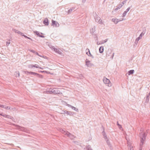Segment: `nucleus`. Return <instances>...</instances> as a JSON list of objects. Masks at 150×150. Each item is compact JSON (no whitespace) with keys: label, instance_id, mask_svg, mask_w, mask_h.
<instances>
[{"label":"nucleus","instance_id":"obj_20","mask_svg":"<svg viewBox=\"0 0 150 150\" xmlns=\"http://www.w3.org/2000/svg\"><path fill=\"white\" fill-rule=\"evenodd\" d=\"M77 78L78 79H83L84 77L82 74H79V76L77 77Z\"/></svg>","mask_w":150,"mask_h":150},{"label":"nucleus","instance_id":"obj_48","mask_svg":"<svg viewBox=\"0 0 150 150\" xmlns=\"http://www.w3.org/2000/svg\"><path fill=\"white\" fill-rule=\"evenodd\" d=\"M40 69H43V68H42L41 67H39V68Z\"/></svg>","mask_w":150,"mask_h":150},{"label":"nucleus","instance_id":"obj_10","mask_svg":"<svg viewBox=\"0 0 150 150\" xmlns=\"http://www.w3.org/2000/svg\"><path fill=\"white\" fill-rule=\"evenodd\" d=\"M105 140L108 146L110 147L111 149H112V147L111 145L110 144L109 140L108 139H106Z\"/></svg>","mask_w":150,"mask_h":150},{"label":"nucleus","instance_id":"obj_1","mask_svg":"<svg viewBox=\"0 0 150 150\" xmlns=\"http://www.w3.org/2000/svg\"><path fill=\"white\" fill-rule=\"evenodd\" d=\"M60 89L57 88H50L49 91H46V93L47 94H62V93L60 91Z\"/></svg>","mask_w":150,"mask_h":150},{"label":"nucleus","instance_id":"obj_45","mask_svg":"<svg viewBox=\"0 0 150 150\" xmlns=\"http://www.w3.org/2000/svg\"><path fill=\"white\" fill-rule=\"evenodd\" d=\"M64 114H66L67 113V112H68V111H64Z\"/></svg>","mask_w":150,"mask_h":150},{"label":"nucleus","instance_id":"obj_27","mask_svg":"<svg viewBox=\"0 0 150 150\" xmlns=\"http://www.w3.org/2000/svg\"><path fill=\"white\" fill-rule=\"evenodd\" d=\"M128 148L129 149V150H134V149L133 147H131L130 146H129L128 145Z\"/></svg>","mask_w":150,"mask_h":150},{"label":"nucleus","instance_id":"obj_21","mask_svg":"<svg viewBox=\"0 0 150 150\" xmlns=\"http://www.w3.org/2000/svg\"><path fill=\"white\" fill-rule=\"evenodd\" d=\"M112 21L115 24L117 23L118 22V20L117 19H113Z\"/></svg>","mask_w":150,"mask_h":150},{"label":"nucleus","instance_id":"obj_14","mask_svg":"<svg viewBox=\"0 0 150 150\" xmlns=\"http://www.w3.org/2000/svg\"><path fill=\"white\" fill-rule=\"evenodd\" d=\"M46 45H48L49 47L50 48H51L52 50H53L54 48V46H52L51 45V44L50 43H49V42H46Z\"/></svg>","mask_w":150,"mask_h":150},{"label":"nucleus","instance_id":"obj_28","mask_svg":"<svg viewBox=\"0 0 150 150\" xmlns=\"http://www.w3.org/2000/svg\"><path fill=\"white\" fill-rule=\"evenodd\" d=\"M38 72H42V73H43V72H46V73L47 74H49L50 73V72H48V71H38Z\"/></svg>","mask_w":150,"mask_h":150},{"label":"nucleus","instance_id":"obj_26","mask_svg":"<svg viewBox=\"0 0 150 150\" xmlns=\"http://www.w3.org/2000/svg\"><path fill=\"white\" fill-rule=\"evenodd\" d=\"M34 67V65H32V64H30L28 66V68H29L30 69H32L33 67Z\"/></svg>","mask_w":150,"mask_h":150},{"label":"nucleus","instance_id":"obj_35","mask_svg":"<svg viewBox=\"0 0 150 150\" xmlns=\"http://www.w3.org/2000/svg\"><path fill=\"white\" fill-rule=\"evenodd\" d=\"M29 50V51H30V52L33 53H35L36 52L35 51H34V50Z\"/></svg>","mask_w":150,"mask_h":150},{"label":"nucleus","instance_id":"obj_8","mask_svg":"<svg viewBox=\"0 0 150 150\" xmlns=\"http://www.w3.org/2000/svg\"><path fill=\"white\" fill-rule=\"evenodd\" d=\"M52 25L56 27H58L59 26V24L57 21L52 20Z\"/></svg>","mask_w":150,"mask_h":150},{"label":"nucleus","instance_id":"obj_16","mask_svg":"<svg viewBox=\"0 0 150 150\" xmlns=\"http://www.w3.org/2000/svg\"><path fill=\"white\" fill-rule=\"evenodd\" d=\"M62 132L65 135H67V136L68 135V134H69V132L67 131H65L63 130H62Z\"/></svg>","mask_w":150,"mask_h":150},{"label":"nucleus","instance_id":"obj_33","mask_svg":"<svg viewBox=\"0 0 150 150\" xmlns=\"http://www.w3.org/2000/svg\"><path fill=\"white\" fill-rule=\"evenodd\" d=\"M36 34L38 36L41 37H43L42 35H40V34L39 33H38V32H36Z\"/></svg>","mask_w":150,"mask_h":150},{"label":"nucleus","instance_id":"obj_36","mask_svg":"<svg viewBox=\"0 0 150 150\" xmlns=\"http://www.w3.org/2000/svg\"><path fill=\"white\" fill-rule=\"evenodd\" d=\"M34 67H35L36 68H39V66L38 64H35V65H34Z\"/></svg>","mask_w":150,"mask_h":150},{"label":"nucleus","instance_id":"obj_11","mask_svg":"<svg viewBox=\"0 0 150 150\" xmlns=\"http://www.w3.org/2000/svg\"><path fill=\"white\" fill-rule=\"evenodd\" d=\"M54 50V51L56 53H58V54L61 55L62 54V52L61 51L59 50L58 49H57V48H54V49H53Z\"/></svg>","mask_w":150,"mask_h":150},{"label":"nucleus","instance_id":"obj_42","mask_svg":"<svg viewBox=\"0 0 150 150\" xmlns=\"http://www.w3.org/2000/svg\"><path fill=\"white\" fill-rule=\"evenodd\" d=\"M149 96H150V95H149V94L148 95H146V98H148V99H149Z\"/></svg>","mask_w":150,"mask_h":150},{"label":"nucleus","instance_id":"obj_31","mask_svg":"<svg viewBox=\"0 0 150 150\" xmlns=\"http://www.w3.org/2000/svg\"><path fill=\"white\" fill-rule=\"evenodd\" d=\"M6 118H10L11 119H12V120H13L12 119H13V117H11L10 115H7V117Z\"/></svg>","mask_w":150,"mask_h":150},{"label":"nucleus","instance_id":"obj_30","mask_svg":"<svg viewBox=\"0 0 150 150\" xmlns=\"http://www.w3.org/2000/svg\"><path fill=\"white\" fill-rule=\"evenodd\" d=\"M10 44V40H9L6 42V45L7 46H8Z\"/></svg>","mask_w":150,"mask_h":150},{"label":"nucleus","instance_id":"obj_15","mask_svg":"<svg viewBox=\"0 0 150 150\" xmlns=\"http://www.w3.org/2000/svg\"><path fill=\"white\" fill-rule=\"evenodd\" d=\"M0 107L4 108L6 109H8V107L6 105L1 104H0Z\"/></svg>","mask_w":150,"mask_h":150},{"label":"nucleus","instance_id":"obj_32","mask_svg":"<svg viewBox=\"0 0 150 150\" xmlns=\"http://www.w3.org/2000/svg\"><path fill=\"white\" fill-rule=\"evenodd\" d=\"M6 118H10L11 119H12V120H13L12 119H13V117H11L10 115H7V117Z\"/></svg>","mask_w":150,"mask_h":150},{"label":"nucleus","instance_id":"obj_40","mask_svg":"<svg viewBox=\"0 0 150 150\" xmlns=\"http://www.w3.org/2000/svg\"><path fill=\"white\" fill-rule=\"evenodd\" d=\"M16 73L17 74H18V76H19L20 75H19V72L18 71H17L16 72Z\"/></svg>","mask_w":150,"mask_h":150},{"label":"nucleus","instance_id":"obj_17","mask_svg":"<svg viewBox=\"0 0 150 150\" xmlns=\"http://www.w3.org/2000/svg\"><path fill=\"white\" fill-rule=\"evenodd\" d=\"M103 133V136L104 138L105 139V140H106V139H107V137L106 134L105 133V132L104 131V130L103 132H102Z\"/></svg>","mask_w":150,"mask_h":150},{"label":"nucleus","instance_id":"obj_2","mask_svg":"<svg viewBox=\"0 0 150 150\" xmlns=\"http://www.w3.org/2000/svg\"><path fill=\"white\" fill-rule=\"evenodd\" d=\"M139 137L141 138V140L139 150H142L143 145L146 139V135L145 133L141 132L139 134Z\"/></svg>","mask_w":150,"mask_h":150},{"label":"nucleus","instance_id":"obj_9","mask_svg":"<svg viewBox=\"0 0 150 150\" xmlns=\"http://www.w3.org/2000/svg\"><path fill=\"white\" fill-rule=\"evenodd\" d=\"M25 74H29L31 75H33L34 76H37L38 74L32 71L29 72L27 71H25Z\"/></svg>","mask_w":150,"mask_h":150},{"label":"nucleus","instance_id":"obj_37","mask_svg":"<svg viewBox=\"0 0 150 150\" xmlns=\"http://www.w3.org/2000/svg\"><path fill=\"white\" fill-rule=\"evenodd\" d=\"M122 6V5H119V7H117V8H115V10H117L118 9H120L121 7Z\"/></svg>","mask_w":150,"mask_h":150},{"label":"nucleus","instance_id":"obj_49","mask_svg":"<svg viewBox=\"0 0 150 150\" xmlns=\"http://www.w3.org/2000/svg\"><path fill=\"white\" fill-rule=\"evenodd\" d=\"M0 115L3 116V115H3L2 113L0 114Z\"/></svg>","mask_w":150,"mask_h":150},{"label":"nucleus","instance_id":"obj_13","mask_svg":"<svg viewBox=\"0 0 150 150\" xmlns=\"http://www.w3.org/2000/svg\"><path fill=\"white\" fill-rule=\"evenodd\" d=\"M67 136L69 137L71 139H73L75 137L74 136L69 132Z\"/></svg>","mask_w":150,"mask_h":150},{"label":"nucleus","instance_id":"obj_44","mask_svg":"<svg viewBox=\"0 0 150 150\" xmlns=\"http://www.w3.org/2000/svg\"><path fill=\"white\" fill-rule=\"evenodd\" d=\"M7 115H3V116L5 117H7Z\"/></svg>","mask_w":150,"mask_h":150},{"label":"nucleus","instance_id":"obj_34","mask_svg":"<svg viewBox=\"0 0 150 150\" xmlns=\"http://www.w3.org/2000/svg\"><path fill=\"white\" fill-rule=\"evenodd\" d=\"M117 125H118V126L119 127V128H122L121 125L119 124L118 121L117 122Z\"/></svg>","mask_w":150,"mask_h":150},{"label":"nucleus","instance_id":"obj_5","mask_svg":"<svg viewBox=\"0 0 150 150\" xmlns=\"http://www.w3.org/2000/svg\"><path fill=\"white\" fill-rule=\"evenodd\" d=\"M86 53L88 56L91 57L92 58H94V57L91 54L90 50L88 48H87L86 50Z\"/></svg>","mask_w":150,"mask_h":150},{"label":"nucleus","instance_id":"obj_50","mask_svg":"<svg viewBox=\"0 0 150 150\" xmlns=\"http://www.w3.org/2000/svg\"><path fill=\"white\" fill-rule=\"evenodd\" d=\"M143 131V130H142V128L141 129V130H140V131Z\"/></svg>","mask_w":150,"mask_h":150},{"label":"nucleus","instance_id":"obj_23","mask_svg":"<svg viewBox=\"0 0 150 150\" xmlns=\"http://www.w3.org/2000/svg\"><path fill=\"white\" fill-rule=\"evenodd\" d=\"M37 76L38 77L42 79L43 78V76L42 75L39 74H38Z\"/></svg>","mask_w":150,"mask_h":150},{"label":"nucleus","instance_id":"obj_19","mask_svg":"<svg viewBox=\"0 0 150 150\" xmlns=\"http://www.w3.org/2000/svg\"><path fill=\"white\" fill-rule=\"evenodd\" d=\"M134 72V70H131L127 72V74L128 75H130V74H133Z\"/></svg>","mask_w":150,"mask_h":150},{"label":"nucleus","instance_id":"obj_24","mask_svg":"<svg viewBox=\"0 0 150 150\" xmlns=\"http://www.w3.org/2000/svg\"><path fill=\"white\" fill-rule=\"evenodd\" d=\"M71 108L74 110L75 111H78V109L77 108H76L73 106H72Z\"/></svg>","mask_w":150,"mask_h":150},{"label":"nucleus","instance_id":"obj_38","mask_svg":"<svg viewBox=\"0 0 150 150\" xmlns=\"http://www.w3.org/2000/svg\"><path fill=\"white\" fill-rule=\"evenodd\" d=\"M149 100V99L146 98V99L145 103H148Z\"/></svg>","mask_w":150,"mask_h":150},{"label":"nucleus","instance_id":"obj_25","mask_svg":"<svg viewBox=\"0 0 150 150\" xmlns=\"http://www.w3.org/2000/svg\"><path fill=\"white\" fill-rule=\"evenodd\" d=\"M86 150H92L91 148V146L89 145L86 146Z\"/></svg>","mask_w":150,"mask_h":150},{"label":"nucleus","instance_id":"obj_6","mask_svg":"<svg viewBox=\"0 0 150 150\" xmlns=\"http://www.w3.org/2000/svg\"><path fill=\"white\" fill-rule=\"evenodd\" d=\"M107 41L108 39H106L105 40H102L100 41H98L97 42V45L102 44L106 42Z\"/></svg>","mask_w":150,"mask_h":150},{"label":"nucleus","instance_id":"obj_46","mask_svg":"<svg viewBox=\"0 0 150 150\" xmlns=\"http://www.w3.org/2000/svg\"><path fill=\"white\" fill-rule=\"evenodd\" d=\"M67 105L68 107H71V108L72 106V105H69V104H67Z\"/></svg>","mask_w":150,"mask_h":150},{"label":"nucleus","instance_id":"obj_7","mask_svg":"<svg viewBox=\"0 0 150 150\" xmlns=\"http://www.w3.org/2000/svg\"><path fill=\"white\" fill-rule=\"evenodd\" d=\"M90 62L87 59H86L85 61L86 65L88 67H91L93 64L90 63Z\"/></svg>","mask_w":150,"mask_h":150},{"label":"nucleus","instance_id":"obj_39","mask_svg":"<svg viewBox=\"0 0 150 150\" xmlns=\"http://www.w3.org/2000/svg\"><path fill=\"white\" fill-rule=\"evenodd\" d=\"M71 113H72V112H70L68 111V112H67V114L68 115H70L71 114Z\"/></svg>","mask_w":150,"mask_h":150},{"label":"nucleus","instance_id":"obj_53","mask_svg":"<svg viewBox=\"0 0 150 150\" xmlns=\"http://www.w3.org/2000/svg\"><path fill=\"white\" fill-rule=\"evenodd\" d=\"M73 150H77L76 149H73Z\"/></svg>","mask_w":150,"mask_h":150},{"label":"nucleus","instance_id":"obj_47","mask_svg":"<svg viewBox=\"0 0 150 150\" xmlns=\"http://www.w3.org/2000/svg\"><path fill=\"white\" fill-rule=\"evenodd\" d=\"M74 143H76V144L78 142L77 141H73V142Z\"/></svg>","mask_w":150,"mask_h":150},{"label":"nucleus","instance_id":"obj_4","mask_svg":"<svg viewBox=\"0 0 150 150\" xmlns=\"http://www.w3.org/2000/svg\"><path fill=\"white\" fill-rule=\"evenodd\" d=\"M13 125L16 127L17 129L20 131L25 132H27L28 131L27 129L24 127H21L19 125H16V124H13Z\"/></svg>","mask_w":150,"mask_h":150},{"label":"nucleus","instance_id":"obj_43","mask_svg":"<svg viewBox=\"0 0 150 150\" xmlns=\"http://www.w3.org/2000/svg\"><path fill=\"white\" fill-rule=\"evenodd\" d=\"M61 114H64V111H62L60 113Z\"/></svg>","mask_w":150,"mask_h":150},{"label":"nucleus","instance_id":"obj_22","mask_svg":"<svg viewBox=\"0 0 150 150\" xmlns=\"http://www.w3.org/2000/svg\"><path fill=\"white\" fill-rule=\"evenodd\" d=\"M141 38H137L135 40V43L136 45L138 43V42L139 40L141 39Z\"/></svg>","mask_w":150,"mask_h":150},{"label":"nucleus","instance_id":"obj_29","mask_svg":"<svg viewBox=\"0 0 150 150\" xmlns=\"http://www.w3.org/2000/svg\"><path fill=\"white\" fill-rule=\"evenodd\" d=\"M35 54H37V55H38V56L41 57H43V58H45V57H44V56H41V55H40L38 53V52H36L35 53Z\"/></svg>","mask_w":150,"mask_h":150},{"label":"nucleus","instance_id":"obj_18","mask_svg":"<svg viewBox=\"0 0 150 150\" xmlns=\"http://www.w3.org/2000/svg\"><path fill=\"white\" fill-rule=\"evenodd\" d=\"M104 50V48L103 47L101 46L99 48V51L100 53H102L103 52Z\"/></svg>","mask_w":150,"mask_h":150},{"label":"nucleus","instance_id":"obj_51","mask_svg":"<svg viewBox=\"0 0 150 150\" xmlns=\"http://www.w3.org/2000/svg\"><path fill=\"white\" fill-rule=\"evenodd\" d=\"M28 38V39H30V40H32L31 39V38Z\"/></svg>","mask_w":150,"mask_h":150},{"label":"nucleus","instance_id":"obj_52","mask_svg":"<svg viewBox=\"0 0 150 150\" xmlns=\"http://www.w3.org/2000/svg\"><path fill=\"white\" fill-rule=\"evenodd\" d=\"M148 94L150 96V92Z\"/></svg>","mask_w":150,"mask_h":150},{"label":"nucleus","instance_id":"obj_41","mask_svg":"<svg viewBox=\"0 0 150 150\" xmlns=\"http://www.w3.org/2000/svg\"><path fill=\"white\" fill-rule=\"evenodd\" d=\"M13 109V108H11V107H9L8 108V109H7L6 110H12Z\"/></svg>","mask_w":150,"mask_h":150},{"label":"nucleus","instance_id":"obj_12","mask_svg":"<svg viewBox=\"0 0 150 150\" xmlns=\"http://www.w3.org/2000/svg\"><path fill=\"white\" fill-rule=\"evenodd\" d=\"M43 23L46 25H48V21L47 18H45L44 19L43 21Z\"/></svg>","mask_w":150,"mask_h":150},{"label":"nucleus","instance_id":"obj_54","mask_svg":"<svg viewBox=\"0 0 150 150\" xmlns=\"http://www.w3.org/2000/svg\"><path fill=\"white\" fill-rule=\"evenodd\" d=\"M114 53L113 54V55H114Z\"/></svg>","mask_w":150,"mask_h":150},{"label":"nucleus","instance_id":"obj_3","mask_svg":"<svg viewBox=\"0 0 150 150\" xmlns=\"http://www.w3.org/2000/svg\"><path fill=\"white\" fill-rule=\"evenodd\" d=\"M103 81L104 83L106 84L107 86L109 87H110L112 86V84L110 80L105 77H104L103 79Z\"/></svg>","mask_w":150,"mask_h":150}]
</instances>
